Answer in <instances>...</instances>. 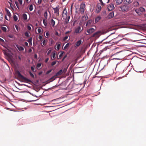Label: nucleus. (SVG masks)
I'll return each mask as SVG.
<instances>
[{"label": "nucleus", "instance_id": "14", "mask_svg": "<svg viewBox=\"0 0 146 146\" xmlns=\"http://www.w3.org/2000/svg\"><path fill=\"white\" fill-rule=\"evenodd\" d=\"M117 5L121 4L123 1V0H115Z\"/></svg>", "mask_w": 146, "mask_h": 146}, {"label": "nucleus", "instance_id": "28", "mask_svg": "<svg viewBox=\"0 0 146 146\" xmlns=\"http://www.w3.org/2000/svg\"><path fill=\"white\" fill-rule=\"evenodd\" d=\"M13 19L15 21H16L18 19L16 15H15L13 16Z\"/></svg>", "mask_w": 146, "mask_h": 146}, {"label": "nucleus", "instance_id": "2", "mask_svg": "<svg viewBox=\"0 0 146 146\" xmlns=\"http://www.w3.org/2000/svg\"><path fill=\"white\" fill-rule=\"evenodd\" d=\"M128 6L126 5H121L119 8V10L122 11H127L128 10Z\"/></svg>", "mask_w": 146, "mask_h": 146}, {"label": "nucleus", "instance_id": "26", "mask_svg": "<svg viewBox=\"0 0 146 146\" xmlns=\"http://www.w3.org/2000/svg\"><path fill=\"white\" fill-rule=\"evenodd\" d=\"M47 40L46 39H44L43 40V42H42L43 44L44 45H45L46 44V42H47Z\"/></svg>", "mask_w": 146, "mask_h": 146}, {"label": "nucleus", "instance_id": "3", "mask_svg": "<svg viewBox=\"0 0 146 146\" xmlns=\"http://www.w3.org/2000/svg\"><path fill=\"white\" fill-rule=\"evenodd\" d=\"M18 75L19 77H20L22 80H23L25 82H31V80L22 75L19 72L18 73Z\"/></svg>", "mask_w": 146, "mask_h": 146}, {"label": "nucleus", "instance_id": "23", "mask_svg": "<svg viewBox=\"0 0 146 146\" xmlns=\"http://www.w3.org/2000/svg\"><path fill=\"white\" fill-rule=\"evenodd\" d=\"M133 5L134 6L136 7L139 5V3L137 1H135L133 2Z\"/></svg>", "mask_w": 146, "mask_h": 146}, {"label": "nucleus", "instance_id": "55", "mask_svg": "<svg viewBox=\"0 0 146 146\" xmlns=\"http://www.w3.org/2000/svg\"><path fill=\"white\" fill-rule=\"evenodd\" d=\"M46 35L47 36H48L49 35V34L48 32H47L46 33Z\"/></svg>", "mask_w": 146, "mask_h": 146}, {"label": "nucleus", "instance_id": "17", "mask_svg": "<svg viewBox=\"0 0 146 146\" xmlns=\"http://www.w3.org/2000/svg\"><path fill=\"white\" fill-rule=\"evenodd\" d=\"M50 23L53 27H54L55 25V21L53 19H52L50 21Z\"/></svg>", "mask_w": 146, "mask_h": 146}, {"label": "nucleus", "instance_id": "41", "mask_svg": "<svg viewBox=\"0 0 146 146\" xmlns=\"http://www.w3.org/2000/svg\"><path fill=\"white\" fill-rule=\"evenodd\" d=\"M37 31L39 33H40L41 32V29H38Z\"/></svg>", "mask_w": 146, "mask_h": 146}, {"label": "nucleus", "instance_id": "58", "mask_svg": "<svg viewBox=\"0 0 146 146\" xmlns=\"http://www.w3.org/2000/svg\"><path fill=\"white\" fill-rule=\"evenodd\" d=\"M37 56L36 54H35L34 55V57L35 58H37Z\"/></svg>", "mask_w": 146, "mask_h": 146}, {"label": "nucleus", "instance_id": "13", "mask_svg": "<svg viewBox=\"0 0 146 146\" xmlns=\"http://www.w3.org/2000/svg\"><path fill=\"white\" fill-rule=\"evenodd\" d=\"M96 10L98 11V12H99L101 9V7L100 5V4H98L96 8Z\"/></svg>", "mask_w": 146, "mask_h": 146}, {"label": "nucleus", "instance_id": "29", "mask_svg": "<svg viewBox=\"0 0 146 146\" xmlns=\"http://www.w3.org/2000/svg\"><path fill=\"white\" fill-rule=\"evenodd\" d=\"M61 45V43H60V44H57V46H56V48L57 50H58L60 48V46Z\"/></svg>", "mask_w": 146, "mask_h": 146}, {"label": "nucleus", "instance_id": "50", "mask_svg": "<svg viewBox=\"0 0 146 146\" xmlns=\"http://www.w3.org/2000/svg\"><path fill=\"white\" fill-rule=\"evenodd\" d=\"M54 76H52V77H51L50 78V80H52V81H53V80H54Z\"/></svg>", "mask_w": 146, "mask_h": 146}, {"label": "nucleus", "instance_id": "48", "mask_svg": "<svg viewBox=\"0 0 146 146\" xmlns=\"http://www.w3.org/2000/svg\"><path fill=\"white\" fill-rule=\"evenodd\" d=\"M48 60H49V58H46L45 59V63H47V62H48Z\"/></svg>", "mask_w": 146, "mask_h": 146}, {"label": "nucleus", "instance_id": "38", "mask_svg": "<svg viewBox=\"0 0 146 146\" xmlns=\"http://www.w3.org/2000/svg\"><path fill=\"white\" fill-rule=\"evenodd\" d=\"M29 74L30 75L31 77H32L33 78L34 77V75L33 74V73H32L31 72H29Z\"/></svg>", "mask_w": 146, "mask_h": 146}, {"label": "nucleus", "instance_id": "46", "mask_svg": "<svg viewBox=\"0 0 146 146\" xmlns=\"http://www.w3.org/2000/svg\"><path fill=\"white\" fill-rule=\"evenodd\" d=\"M71 31H66L65 33V34L67 35L68 34L71 33Z\"/></svg>", "mask_w": 146, "mask_h": 146}, {"label": "nucleus", "instance_id": "21", "mask_svg": "<svg viewBox=\"0 0 146 146\" xmlns=\"http://www.w3.org/2000/svg\"><path fill=\"white\" fill-rule=\"evenodd\" d=\"M99 34V33L98 32H96L93 34L92 36L93 37H97L98 36Z\"/></svg>", "mask_w": 146, "mask_h": 146}, {"label": "nucleus", "instance_id": "39", "mask_svg": "<svg viewBox=\"0 0 146 146\" xmlns=\"http://www.w3.org/2000/svg\"><path fill=\"white\" fill-rule=\"evenodd\" d=\"M27 28L29 30H31V27L29 26V25L27 26Z\"/></svg>", "mask_w": 146, "mask_h": 146}, {"label": "nucleus", "instance_id": "25", "mask_svg": "<svg viewBox=\"0 0 146 146\" xmlns=\"http://www.w3.org/2000/svg\"><path fill=\"white\" fill-rule=\"evenodd\" d=\"M29 9L30 11H32L33 10V5L32 4H31L29 6Z\"/></svg>", "mask_w": 146, "mask_h": 146}, {"label": "nucleus", "instance_id": "9", "mask_svg": "<svg viewBox=\"0 0 146 146\" xmlns=\"http://www.w3.org/2000/svg\"><path fill=\"white\" fill-rule=\"evenodd\" d=\"M81 31V27L79 26L76 29L75 31V33H80Z\"/></svg>", "mask_w": 146, "mask_h": 146}, {"label": "nucleus", "instance_id": "5", "mask_svg": "<svg viewBox=\"0 0 146 146\" xmlns=\"http://www.w3.org/2000/svg\"><path fill=\"white\" fill-rule=\"evenodd\" d=\"M85 5L84 4H81L80 5V13L82 14H83L84 13L85 9Z\"/></svg>", "mask_w": 146, "mask_h": 146}, {"label": "nucleus", "instance_id": "7", "mask_svg": "<svg viewBox=\"0 0 146 146\" xmlns=\"http://www.w3.org/2000/svg\"><path fill=\"white\" fill-rule=\"evenodd\" d=\"M15 45L19 51H23L24 50V48L23 47L17 44H16Z\"/></svg>", "mask_w": 146, "mask_h": 146}, {"label": "nucleus", "instance_id": "15", "mask_svg": "<svg viewBox=\"0 0 146 146\" xmlns=\"http://www.w3.org/2000/svg\"><path fill=\"white\" fill-rule=\"evenodd\" d=\"M101 17L100 16H98L95 19V22L96 23L98 22L101 19Z\"/></svg>", "mask_w": 146, "mask_h": 146}, {"label": "nucleus", "instance_id": "6", "mask_svg": "<svg viewBox=\"0 0 146 146\" xmlns=\"http://www.w3.org/2000/svg\"><path fill=\"white\" fill-rule=\"evenodd\" d=\"M114 8V7L113 5V4H111L108 7V11H111L113 10Z\"/></svg>", "mask_w": 146, "mask_h": 146}, {"label": "nucleus", "instance_id": "44", "mask_svg": "<svg viewBox=\"0 0 146 146\" xmlns=\"http://www.w3.org/2000/svg\"><path fill=\"white\" fill-rule=\"evenodd\" d=\"M52 71V70H50L46 72V74H49Z\"/></svg>", "mask_w": 146, "mask_h": 146}, {"label": "nucleus", "instance_id": "62", "mask_svg": "<svg viewBox=\"0 0 146 146\" xmlns=\"http://www.w3.org/2000/svg\"><path fill=\"white\" fill-rule=\"evenodd\" d=\"M101 3V4L102 5H104V3L102 1V2H100Z\"/></svg>", "mask_w": 146, "mask_h": 146}, {"label": "nucleus", "instance_id": "22", "mask_svg": "<svg viewBox=\"0 0 146 146\" xmlns=\"http://www.w3.org/2000/svg\"><path fill=\"white\" fill-rule=\"evenodd\" d=\"M3 15L1 13H0V21H2L3 19Z\"/></svg>", "mask_w": 146, "mask_h": 146}, {"label": "nucleus", "instance_id": "61", "mask_svg": "<svg viewBox=\"0 0 146 146\" xmlns=\"http://www.w3.org/2000/svg\"><path fill=\"white\" fill-rule=\"evenodd\" d=\"M89 23H90L89 21H88L86 24V26H87Z\"/></svg>", "mask_w": 146, "mask_h": 146}, {"label": "nucleus", "instance_id": "12", "mask_svg": "<svg viewBox=\"0 0 146 146\" xmlns=\"http://www.w3.org/2000/svg\"><path fill=\"white\" fill-rule=\"evenodd\" d=\"M82 43V40H79L77 41L75 44V46L76 47H78Z\"/></svg>", "mask_w": 146, "mask_h": 146}, {"label": "nucleus", "instance_id": "49", "mask_svg": "<svg viewBox=\"0 0 146 146\" xmlns=\"http://www.w3.org/2000/svg\"><path fill=\"white\" fill-rule=\"evenodd\" d=\"M18 1L20 3V4L21 5L22 4L23 0H18Z\"/></svg>", "mask_w": 146, "mask_h": 146}, {"label": "nucleus", "instance_id": "40", "mask_svg": "<svg viewBox=\"0 0 146 146\" xmlns=\"http://www.w3.org/2000/svg\"><path fill=\"white\" fill-rule=\"evenodd\" d=\"M41 66V64L39 63H38L37 64V67L38 68H39Z\"/></svg>", "mask_w": 146, "mask_h": 146}, {"label": "nucleus", "instance_id": "37", "mask_svg": "<svg viewBox=\"0 0 146 146\" xmlns=\"http://www.w3.org/2000/svg\"><path fill=\"white\" fill-rule=\"evenodd\" d=\"M7 15L8 16H9V17H10L11 16V14L10 13V12H8V13H7Z\"/></svg>", "mask_w": 146, "mask_h": 146}, {"label": "nucleus", "instance_id": "53", "mask_svg": "<svg viewBox=\"0 0 146 146\" xmlns=\"http://www.w3.org/2000/svg\"><path fill=\"white\" fill-rule=\"evenodd\" d=\"M38 38L39 39L41 40L42 39V36L41 35H39L38 36Z\"/></svg>", "mask_w": 146, "mask_h": 146}, {"label": "nucleus", "instance_id": "64", "mask_svg": "<svg viewBox=\"0 0 146 146\" xmlns=\"http://www.w3.org/2000/svg\"><path fill=\"white\" fill-rule=\"evenodd\" d=\"M72 5L71 6V12L72 11Z\"/></svg>", "mask_w": 146, "mask_h": 146}, {"label": "nucleus", "instance_id": "57", "mask_svg": "<svg viewBox=\"0 0 146 146\" xmlns=\"http://www.w3.org/2000/svg\"><path fill=\"white\" fill-rule=\"evenodd\" d=\"M5 10L6 11L7 13H8V12H9V10L7 9V8L5 9Z\"/></svg>", "mask_w": 146, "mask_h": 146}, {"label": "nucleus", "instance_id": "45", "mask_svg": "<svg viewBox=\"0 0 146 146\" xmlns=\"http://www.w3.org/2000/svg\"><path fill=\"white\" fill-rule=\"evenodd\" d=\"M42 0H38V4H40Z\"/></svg>", "mask_w": 146, "mask_h": 146}, {"label": "nucleus", "instance_id": "20", "mask_svg": "<svg viewBox=\"0 0 146 146\" xmlns=\"http://www.w3.org/2000/svg\"><path fill=\"white\" fill-rule=\"evenodd\" d=\"M44 16L45 19H47L48 17V14L46 11L44 12Z\"/></svg>", "mask_w": 146, "mask_h": 146}, {"label": "nucleus", "instance_id": "8", "mask_svg": "<svg viewBox=\"0 0 146 146\" xmlns=\"http://www.w3.org/2000/svg\"><path fill=\"white\" fill-rule=\"evenodd\" d=\"M132 2V0H124V3L127 5L130 4Z\"/></svg>", "mask_w": 146, "mask_h": 146}, {"label": "nucleus", "instance_id": "51", "mask_svg": "<svg viewBox=\"0 0 146 146\" xmlns=\"http://www.w3.org/2000/svg\"><path fill=\"white\" fill-rule=\"evenodd\" d=\"M51 52V50H49L47 53V54L48 55Z\"/></svg>", "mask_w": 146, "mask_h": 146}, {"label": "nucleus", "instance_id": "34", "mask_svg": "<svg viewBox=\"0 0 146 146\" xmlns=\"http://www.w3.org/2000/svg\"><path fill=\"white\" fill-rule=\"evenodd\" d=\"M56 63V61H54L52 62L51 64V65L52 66H53Z\"/></svg>", "mask_w": 146, "mask_h": 146}, {"label": "nucleus", "instance_id": "33", "mask_svg": "<svg viewBox=\"0 0 146 146\" xmlns=\"http://www.w3.org/2000/svg\"><path fill=\"white\" fill-rule=\"evenodd\" d=\"M43 23L44 24V25L46 27L47 25V23L46 22H45V21L44 19L43 20Z\"/></svg>", "mask_w": 146, "mask_h": 146}, {"label": "nucleus", "instance_id": "11", "mask_svg": "<svg viewBox=\"0 0 146 146\" xmlns=\"http://www.w3.org/2000/svg\"><path fill=\"white\" fill-rule=\"evenodd\" d=\"M95 30L94 29L91 28L90 29H88L87 32L89 34H91L94 32Z\"/></svg>", "mask_w": 146, "mask_h": 146}, {"label": "nucleus", "instance_id": "4", "mask_svg": "<svg viewBox=\"0 0 146 146\" xmlns=\"http://www.w3.org/2000/svg\"><path fill=\"white\" fill-rule=\"evenodd\" d=\"M54 10V13L56 14L57 16H59V6H57L55 8H53Z\"/></svg>", "mask_w": 146, "mask_h": 146}, {"label": "nucleus", "instance_id": "31", "mask_svg": "<svg viewBox=\"0 0 146 146\" xmlns=\"http://www.w3.org/2000/svg\"><path fill=\"white\" fill-rule=\"evenodd\" d=\"M1 29L4 32H6L7 30V29L5 27H1Z\"/></svg>", "mask_w": 146, "mask_h": 146}, {"label": "nucleus", "instance_id": "60", "mask_svg": "<svg viewBox=\"0 0 146 146\" xmlns=\"http://www.w3.org/2000/svg\"><path fill=\"white\" fill-rule=\"evenodd\" d=\"M5 19L8 21L9 20V19H7V16L6 15L5 16Z\"/></svg>", "mask_w": 146, "mask_h": 146}, {"label": "nucleus", "instance_id": "54", "mask_svg": "<svg viewBox=\"0 0 146 146\" xmlns=\"http://www.w3.org/2000/svg\"><path fill=\"white\" fill-rule=\"evenodd\" d=\"M0 42H4V40L2 38H0Z\"/></svg>", "mask_w": 146, "mask_h": 146}, {"label": "nucleus", "instance_id": "19", "mask_svg": "<svg viewBox=\"0 0 146 146\" xmlns=\"http://www.w3.org/2000/svg\"><path fill=\"white\" fill-rule=\"evenodd\" d=\"M62 70H60L56 74V75L57 76H59L62 74Z\"/></svg>", "mask_w": 146, "mask_h": 146}, {"label": "nucleus", "instance_id": "63", "mask_svg": "<svg viewBox=\"0 0 146 146\" xmlns=\"http://www.w3.org/2000/svg\"><path fill=\"white\" fill-rule=\"evenodd\" d=\"M56 35H58V33L57 32H56Z\"/></svg>", "mask_w": 146, "mask_h": 146}, {"label": "nucleus", "instance_id": "43", "mask_svg": "<svg viewBox=\"0 0 146 146\" xmlns=\"http://www.w3.org/2000/svg\"><path fill=\"white\" fill-rule=\"evenodd\" d=\"M67 55H66L64 56V57H63V58L62 59V62H63L64 60V59L67 57Z\"/></svg>", "mask_w": 146, "mask_h": 146}, {"label": "nucleus", "instance_id": "32", "mask_svg": "<svg viewBox=\"0 0 146 146\" xmlns=\"http://www.w3.org/2000/svg\"><path fill=\"white\" fill-rule=\"evenodd\" d=\"M25 35L27 36V37H29V33L28 32H25Z\"/></svg>", "mask_w": 146, "mask_h": 146}, {"label": "nucleus", "instance_id": "56", "mask_svg": "<svg viewBox=\"0 0 146 146\" xmlns=\"http://www.w3.org/2000/svg\"><path fill=\"white\" fill-rule=\"evenodd\" d=\"M25 46H28V43L27 42H25Z\"/></svg>", "mask_w": 146, "mask_h": 146}, {"label": "nucleus", "instance_id": "42", "mask_svg": "<svg viewBox=\"0 0 146 146\" xmlns=\"http://www.w3.org/2000/svg\"><path fill=\"white\" fill-rule=\"evenodd\" d=\"M15 27L17 30V31H18L19 30V27L17 25H15Z\"/></svg>", "mask_w": 146, "mask_h": 146}, {"label": "nucleus", "instance_id": "52", "mask_svg": "<svg viewBox=\"0 0 146 146\" xmlns=\"http://www.w3.org/2000/svg\"><path fill=\"white\" fill-rule=\"evenodd\" d=\"M55 56V53H54L52 54V58H54Z\"/></svg>", "mask_w": 146, "mask_h": 146}, {"label": "nucleus", "instance_id": "1", "mask_svg": "<svg viewBox=\"0 0 146 146\" xmlns=\"http://www.w3.org/2000/svg\"><path fill=\"white\" fill-rule=\"evenodd\" d=\"M62 17L63 19L65 20V22L66 24L68 23L70 18V16H69L66 11V9L64 8L63 10L62 14Z\"/></svg>", "mask_w": 146, "mask_h": 146}, {"label": "nucleus", "instance_id": "10", "mask_svg": "<svg viewBox=\"0 0 146 146\" xmlns=\"http://www.w3.org/2000/svg\"><path fill=\"white\" fill-rule=\"evenodd\" d=\"M114 16V13L113 12H110L108 15L107 17L108 19H110L113 17Z\"/></svg>", "mask_w": 146, "mask_h": 146}, {"label": "nucleus", "instance_id": "47", "mask_svg": "<svg viewBox=\"0 0 146 146\" xmlns=\"http://www.w3.org/2000/svg\"><path fill=\"white\" fill-rule=\"evenodd\" d=\"M15 3L16 4V5L17 7V8H19V6H18V2L17 1H15Z\"/></svg>", "mask_w": 146, "mask_h": 146}, {"label": "nucleus", "instance_id": "30", "mask_svg": "<svg viewBox=\"0 0 146 146\" xmlns=\"http://www.w3.org/2000/svg\"><path fill=\"white\" fill-rule=\"evenodd\" d=\"M32 37H31L30 38H29L28 40V42L29 43H31V44H32Z\"/></svg>", "mask_w": 146, "mask_h": 146}, {"label": "nucleus", "instance_id": "24", "mask_svg": "<svg viewBox=\"0 0 146 146\" xmlns=\"http://www.w3.org/2000/svg\"><path fill=\"white\" fill-rule=\"evenodd\" d=\"M136 12L137 13L138 15H139L141 14L140 11L139 10V9H137L135 10Z\"/></svg>", "mask_w": 146, "mask_h": 146}, {"label": "nucleus", "instance_id": "16", "mask_svg": "<svg viewBox=\"0 0 146 146\" xmlns=\"http://www.w3.org/2000/svg\"><path fill=\"white\" fill-rule=\"evenodd\" d=\"M139 10L140 11L141 14L143 12H145V9L142 7H140L139 8Z\"/></svg>", "mask_w": 146, "mask_h": 146}, {"label": "nucleus", "instance_id": "18", "mask_svg": "<svg viewBox=\"0 0 146 146\" xmlns=\"http://www.w3.org/2000/svg\"><path fill=\"white\" fill-rule=\"evenodd\" d=\"M23 18L25 20H26L27 19V15L26 14L24 13L23 15Z\"/></svg>", "mask_w": 146, "mask_h": 146}, {"label": "nucleus", "instance_id": "27", "mask_svg": "<svg viewBox=\"0 0 146 146\" xmlns=\"http://www.w3.org/2000/svg\"><path fill=\"white\" fill-rule=\"evenodd\" d=\"M68 36H69L70 37H70L69 36H66L63 38V41H65L68 38Z\"/></svg>", "mask_w": 146, "mask_h": 146}, {"label": "nucleus", "instance_id": "59", "mask_svg": "<svg viewBox=\"0 0 146 146\" xmlns=\"http://www.w3.org/2000/svg\"><path fill=\"white\" fill-rule=\"evenodd\" d=\"M31 70H32L33 71L35 70L34 68L33 67H31Z\"/></svg>", "mask_w": 146, "mask_h": 146}, {"label": "nucleus", "instance_id": "35", "mask_svg": "<svg viewBox=\"0 0 146 146\" xmlns=\"http://www.w3.org/2000/svg\"><path fill=\"white\" fill-rule=\"evenodd\" d=\"M69 45V43H67L66 45L64 47V49H66L67 48Z\"/></svg>", "mask_w": 146, "mask_h": 146}, {"label": "nucleus", "instance_id": "36", "mask_svg": "<svg viewBox=\"0 0 146 146\" xmlns=\"http://www.w3.org/2000/svg\"><path fill=\"white\" fill-rule=\"evenodd\" d=\"M64 52H61L60 54L59 55V58H58V59L60 58L62 56Z\"/></svg>", "mask_w": 146, "mask_h": 146}]
</instances>
